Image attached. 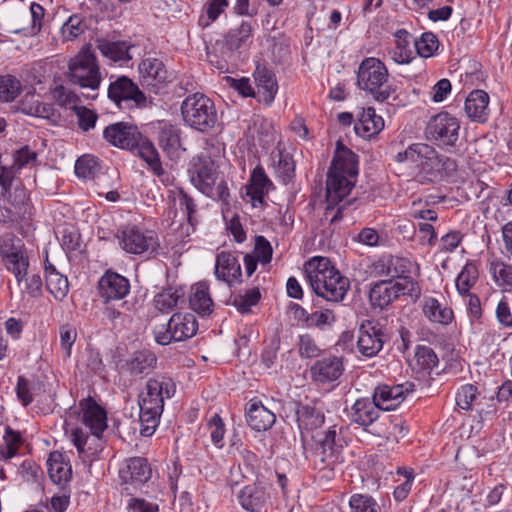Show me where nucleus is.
Listing matches in <instances>:
<instances>
[{
    "label": "nucleus",
    "instance_id": "nucleus-1",
    "mask_svg": "<svg viewBox=\"0 0 512 512\" xmlns=\"http://www.w3.org/2000/svg\"><path fill=\"white\" fill-rule=\"evenodd\" d=\"M103 136L110 144L130 151H136L158 177L164 174L159 154L153 143L144 137L136 126L118 122L107 126Z\"/></svg>",
    "mask_w": 512,
    "mask_h": 512
},
{
    "label": "nucleus",
    "instance_id": "nucleus-2",
    "mask_svg": "<svg viewBox=\"0 0 512 512\" xmlns=\"http://www.w3.org/2000/svg\"><path fill=\"white\" fill-rule=\"evenodd\" d=\"M357 165L356 154L345 147L341 140H338L327 174L326 190L329 203L342 201L350 194L358 174Z\"/></svg>",
    "mask_w": 512,
    "mask_h": 512
},
{
    "label": "nucleus",
    "instance_id": "nucleus-3",
    "mask_svg": "<svg viewBox=\"0 0 512 512\" xmlns=\"http://www.w3.org/2000/svg\"><path fill=\"white\" fill-rule=\"evenodd\" d=\"M388 83V70L378 58L362 60L357 72V85L376 101H387L394 90Z\"/></svg>",
    "mask_w": 512,
    "mask_h": 512
},
{
    "label": "nucleus",
    "instance_id": "nucleus-4",
    "mask_svg": "<svg viewBox=\"0 0 512 512\" xmlns=\"http://www.w3.org/2000/svg\"><path fill=\"white\" fill-rule=\"evenodd\" d=\"M181 113L187 125L201 132L213 128L217 121L213 101L202 93L187 96L182 102Z\"/></svg>",
    "mask_w": 512,
    "mask_h": 512
},
{
    "label": "nucleus",
    "instance_id": "nucleus-5",
    "mask_svg": "<svg viewBox=\"0 0 512 512\" xmlns=\"http://www.w3.org/2000/svg\"><path fill=\"white\" fill-rule=\"evenodd\" d=\"M419 293V286L413 279L381 280L371 286L369 302L373 308L383 310L401 295L417 296Z\"/></svg>",
    "mask_w": 512,
    "mask_h": 512
},
{
    "label": "nucleus",
    "instance_id": "nucleus-6",
    "mask_svg": "<svg viewBox=\"0 0 512 512\" xmlns=\"http://www.w3.org/2000/svg\"><path fill=\"white\" fill-rule=\"evenodd\" d=\"M398 162L409 160L421 168L422 172L417 175L418 181H433L440 173V157L435 149L425 143L410 145L405 151L396 155Z\"/></svg>",
    "mask_w": 512,
    "mask_h": 512
},
{
    "label": "nucleus",
    "instance_id": "nucleus-7",
    "mask_svg": "<svg viewBox=\"0 0 512 512\" xmlns=\"http://www.w3.org/2000/svg\"><path fill=\"white\" fill-rule=\"evenodd\" d=\"M198 329L196 317L192 313H175L167 323L154 328L155 341L160 345H168L172 341H184L193 337Z\"/></svg>",
    "mask_w": 512,
    "mask_h": 512
},
{
    "label": "nucleus",
    "instance_id": "nucleus-8",
    "mask_svg": "<svg viewBox=\"0 0 512 512\" xmlns=\"http://www.w3.org/2000/svg\"><path fill=\"white\" fill-rule=\"evenodd\" d=\"M68 78L73 84L96 91L101 83V73L96 57L89 50H82L69 62Z\"/></svg>",
    "mask_w": 512,
    "mask_h": 512
},
{
    "label": "nucleus",
    "instance_id": "nucleus-9",
    "mask_svg": "<svg viewBox=\"0 0 512 512\" xmlns=\"http://www.w3.org/2000/svg\"><path fill=\"white\" fill-rule=\"evenodd\" d=\"M459 130V120L447 112H441L430 119L425 133L427 139L439 146H455Z\"/></svg>",
    "mask_w": 512,
    "mask_h": 512
},
{
    "label": "nucleus",
    "instance_id": "nucleus-10",
    "mask_svg": "<svg viewBox=\"0 0 512 512\" xmlns=\"http://www.w3.org/2000/svg\"><path fill=\"white\" fill-rule=\"evenodd\" d=\"M175 391V383L170 377L156 375L146 382L144 390L139 395V406L163 410L165 399L173 397Z\"/></svg>",
    "mask_w": 512,
    "mask_h": 512
},
{
    "label": "nucleus",
    "instance_id": "nucleus-11",
    "mask_svg": "<svg viewBox=\"0 0 512 512\" xmlns=\"http://www.w3.org/2000/svg\"><path fill=\"white\" fill-rule=\"evenodd\" d=\"M118 238L121 248L134 255L151 254L156 252L159 247L158 239L153 231H143L136 226L124 228Z\"/></svg>",
    "mask_w": 512,
    "mask_h": 512
},
{
    "label": "nucleus",
    "instance_id": "nucleus-12",
    "mask_svg": "<svg viewBox=\"0 0 512 512\" xmlns=\"http://www.w3.org/2000/svg\"><path fill=\"white\" fill-rule=\"evenodd\" d=\"M307 279L313 291L323 297V289H327L336 276H343L326 257H314L305 268Z\"/></svg>",
    "mask_w": 512,
    "mask_h": 512
},
{
    "label": "nucleus",
    "instance_id": "nucleus-13",
    "mask_svg": "<svg viewBox=\"0 0 512 512\" xmlns=\"http://www.w3.org/2000/svg\"><path fill=\"white\" fill-rule=\"evenodd\" d=\"M0 255L6 268L12 273L19 274L21 269L29 266L24 245L14 234L7 233L0 237Z\"/></svg>",
    "mask_w": 512,
    "mask_h": 512
},
{
    "label": "nucleus",
    "instance_id": "nucleus-14",
    "mask_svg": "<svg viewBox=\"0 0 512 512\" xmlns=\"http://www.w3.org/2000/svg\"><path fill=\"white\" fill-rule=\"evenodd\" d=\"M385 334L382 326L373 321L363 322L358 330L357 348L365 357L376 356L383 348Z\"/></svg>",
    "mask_w": 512,
    "mask_h": 512
},
{
    "label": "nucleus",
    "instance_id": "nucleus-15",
    "mask_svg": "<svg viewBox=\"0 0 512 512\" xmlns=\"http://www.w3.org/2000/svg\"><path fill=\"white\" fill-rule=\"evenodd\" d=\"M192 184L203 194L212 197L217 179L214 162L209 157L198 156L189 170Z\"/></svg>",
    "mask_w": 512,
    "mask_h": 512
},
{
    "label": "nucleus",
    "instance_id": "nucleus-16",
    "mask_svg": "<svg viewBox=\"0 0 512 512\" xmlns=\"http://www.w3.org/2000/svg\"><path fill=\"white\" fill-rule=\"evenodd\" d=\"M311 438L315 441L322 460H337L346 445L342 433L337 431L336 426L329 427L323 432H316Z\"/></svg>",
    "mask_w": 512,
    "mask_h": 512
},
{
    "label": "nucleus",
    "instance_id": "nucleus-17",
    "mask_svg": "<svg viewBox=\"0 0 512 512\" xmlns=\"http://www.w3.org/2000/svg\"><path fill=\"white\" fill-rule=\"evenodd\" d=\"M129 290L128 279L118 273L107 271L99 280L98 291L104 304L123 299Z\"/></svg>",
    "mask_w": 512,
    "mask_h": 512
},
{
    "label": "nucleus",
    "instance_id": "nucleus-18",
    "mask_svg": "<svg viewBox=\"0 0 512 512\" xmlns=\"http://www.w3.org/2000/svg\"><path fill=\"white\" fill-rule=\"evenodd\" d=\"M343 371L342 359L332 355L317 360L310 368L312 380L321 384L336 381L343 374Z\"/></svg>",
    "mask_w": 512,
    "mask_h": 512
},
{
    "label": "nucleus",
    "instance_id": "nucleus-19",
    "mask_svg": "<svg viewBox=\"0 0 512 512\" xmlns=\"http://www.w3.org/2000/svg\"><path fill=\"white\" fill-rule=\"evenodd\" d=\"M80 407L83 412V423L90 429L91 434L99 439L107 428L106 412L92 398L82 400Z\"/></svg>",
    "mask_w": 512,
    "mask_h": 512
},
{
    "label": "nucleus",
    "instance_id": "nucleus-20",
    "mask_svg": "<svg viewBox=\"0 0 512 512\" xmlns=\"http://www.w3.org/2000/svg\"><path fill=\"white\" fill-rule=\"evenodd\" d=\"M252 42V26L250 22L242 21L235 28L230 29L224 36L222 42V55L225 58H232L234 52Z\"/></svg>",
    "mask_w": 512,
    "mask_h": 512
},
{
    "label": "nucleus",
    "instance_id": "nucleus-21",
    "mask_svg": "<svg viewBox=\"0 0 512 512\" xmlns=\"http://www.w3.org/2000/svg\"><path fill=\"white\" fill-rule=\"evenodd\" d=\"M489 100L490 97L484 90L476 89L471 91L464 104L466 116L472 122L486 123L490 115Z\"/></svg>",
    "mask_w": 512,
    "mask_h": 512
},
{
    "label": "nucleus",
    "instance_id": "nucleus-22",
    "mask_svg": "<svg viewBox=\"0 0 512 512\" xmlns=\"http://www.w3.org/2000/svg\"><path fill=\"white\" fill-rule=\"evenodd\" d=\"M215 276L229 286L241 282V265L238 258L231 252L222 251L217 254L215 263Z\"/></svg>",
    "mask_w": 512,
    "mask_h": 512
},
{
    "label": "nucleus",
    "instance_id": "nucleus-23",
    "mask_svg": "<svg viewBox=\"0 0 512 512\" xmlns=\"http://www.w3.org/2000/svg\"><path fill=\"white\" fill-rule=\"evenodd\" d=\"M413 384L406 383L395 386L380 385L376 387L373 397L376 403L379 404L381 410H393L404 399L405 395L411 392Z\"/></svg>",
    "mask_w": 512,
    "mask_h": 512
},
{
    "label": "nucleus",
    "instance_id": "nucleus-24",
    "mask_svg": "<svg viewBox=\"0 0 512 512\" xmlns=\"http://www.w3.org/2000/svg\"><path fill=\"white\" fill-rule=\"evenodd\" d=\"M273 186L261 166H256L250 176L249 184L246 185L244 199L249 201L253 207L263 204L265 195Z\"/></svg>",
    "mask_w": 512,
    "mask_h": 512
},
{
    "label": "nucleus",
    "instance_id": "nucleus-25",
    "mask_svg": "<svg viewBox=\"0 0 512 512\" xmlns=\"http://www.w3.org/2000/svg\"><path fill=\"white\" fill-rule=\"evenodd\" d=\"M108 96L115 103L123 100H133L138 105H141L146 101L144 93L126 76L119 77L109 85Z\"/></svg>",
    "mask_w": 512,
    "mask_h": 512
},
{
    "label": "nucleus",
    "instance_id": "nucleus-26",
    "mask_svg": "<svg viewBox=\"0 0 512 512\" xmlns=\"http://www.w3.org/2000/svg\"><path fill=\"white\" fill-rule=\"evenodd\" d=\"M276 417L260 401L252 400L246 409V422L255 431H266L275 423Z\"/></svg>",
    "mask_w": 512,
    "mask_h": 512
},
{
    "label": "nucleus",
    "instance_id": "nucleus-27",
    "mask_svg": "<svg viewBox=\"0 0 512 512\" xmlns=\"http://www.w3.org/2000/svg\"><path fill=\"white\" fill-rule=\"evenodd\" d=\"M254 80L260 101L270 105L278 91V85L274 73L265 66L258 65L254 72Z\"/></svg>",
    "mask_w": 512,
    "mask_h": 512
},
{
    "label": "nucleus",
    "instance_id": "nucleus-28",
    "mask_svg": "<svg viewBox=\"0 0 512 512\" xmlns=\"http://www.w3.org/2000/svg\"><path fill=\"white\" fill-rule=\"evenodd\" d=\"M296 421L302 438L320 428L324 423V414L308 405H299L296 409Z\"/></svg>",
    "mask_w": 512,
    "mask_h": 512
},
{
    "label": "nucleus",
    "instance_id": "nucleus-29",
    "mask_svg": "<svg viewBox=\"0 0 512 512\" xmlns=\"http://www.w3.org/2000/svg\"><path fill=\"white\" fill-rule=\"evenodd\" d=\"M44 271L47 290L56 300L64 299L69 290L68 279L50 262L48 255H46L44 260Z\"/></svg>",
    "mask_w": 512,
    "mask_h": 512
},
{
    "label": "nucleus",
    "instance_id": "nucleus-30",
    "mask_svg": "<svg viewBox=\"0 0 512 512\" xmlns=\"http://www.w3.org/2000/svg\"><path fill=\"white\" fill-rule=\"evenodd\" d=\"M156 364V355L152 351L144 349L134 352L126 360L124 366L131 376H141L151 373L156 368Z\"/></svg>",
    "mask_w": 512,
    "mask_h": 512
},
{
    "label": "nucleus",
    "instance_id": "nucleus-31",
    "mask_svg": "<svg viewBox=\"0 0 512 512\" xmlns=\"http://www.w3.org/2000/svg\"><path fill=\"white\" fill-rule=\"evenodd\" d=\"M380 409L374 398L372 400L358 399L351 408V420L361 426H368L379 417Z\"/></svg>",
    "mask_w": 512,
    "mask_h": 512
},
{
    "label": "nucleus",
    "instance_id": "nucleus-32",
    "mask_svg": "<svg viewBox=\"0 0 512 512\" xmlns=\"http://www.w3.org/2000/svg\"><path fill=\"white\" fill-rule=\"evenodd\" d=\"M142 84L156 87L167 80V70L163 62L156 58H148L139 65Z\"/></svg>",
    "mask_w": 512,
    "mask_h": 512
},
{
    "label": "nucleus",
    "instance_id": "nucleus-33",
    "mask_svg": "<svg viewBox=\"0 0 512 512\" xmlns=\"http://www.w3.org/2000/svg\"><path fill=\"white\" fill-rule=\"evenodd\" d=\"M384 127V121L381 116L376 115L373 107L363 109L359 121L355 124V132L364 137L369 138L378 134Z\"/></svg>",
    "mask_w": 512,
    "mask_h": 512
},
{
    "label": "nucleus",
    "instance_id": "nucleus-34",
    "mask_svg": "<svg viewBox=\"0 0 512 512\" xmlns=\"http://www.w3.org/2000/svg\"><path fill=\"white\" fill-rule=\"evenodd\" d=\"M119 474L121 480H150L153 477V470L147 459L134 457L126 461Z\"/></svg>",
    "mask_w": 512,
    "mask_h": 512
},
{
    "label": "nucleus",
    "instance_id": "nucleus-35",
    "mask_svg": "<svg viewBox=\"0 0 512 512\" xmlns=\"http://www.w3.org/2000/svg\"><path fill=\"white\" fill-rule=\"evenodd\" d=\"M415 38L406 30L400 29L395 32L396 46L391 52V58L399 64L409 63L413 58Z\"/></svg>",
    "mask_w": 512,
    "mask_h": 512
},
{
    "label": "nucleus",
    "instance_id": "nucleus-36",
    "mask_svg": "<svg viewBox=\"0 0 512 512\" xmlns=\"http://www.w3.org/2000/svg\"><path fill=\"white\" fill-rule=\"evenodd\" d=\"M158 144L170 158L174 157L181 145L180 130L170 123H161L158 131Z\"/></svg>",
    "mask_w": 512,
    "mask_h": 512
},
{
    "label": "nucleus",
    "instance_id": "nucleus-37",
    "mask_svg": "<svg viewBox=\"0 0 512 512\" xmlns=\"http://www.w3.org/2000/svg\"><path fill=\"white\" fill-rule=\"evenodd\" d=\"M189 304L193 311L202 316L209 315L213 311L214 304L206 283L199 282L192 287Z\"/></svg>",
    "mask_w": 512,
    "mask_h": 512
},
{
    "label": "nucleus",
    "instance_id": "nucleus-38",
    "mask_svg": "<svg viewBox=\"0 0 512 512\" xmlns=\"http://www.w3.org/2000/svg\"><path fill=\"white\" fill-rule=\"evenodd\" d=\"M409 268L410 262L407 259L394 256L383 258L376 265V269H380V273L389 276L392 280L394 278H398V280L412 279L406 276Z\"/></svg>",
    "mask_w": 512,
    "mask_h": 512
},
{
    "label": "nucleus",
    "instance_id": "nucleus-39",
    "mask_svg": "<svg viewBox=\"0 0 512 512\" xmlns=\"http://www.w3.org/2000/svg\"><path fill=\"white\" fill-rule=\"evenodd\" d=\"M238 498L244 509L256 512L265 502L266 493L257 482H252L240 491Z\"/></svg>",
    "mask_w": 512,
    "mask_h": 512
},
{
    "label": "nucleus",
    "instance_id": "nucleus-40",
    "mask_svg": "<svg viewBox=\"0 0 512 512\" xmlns=\"http://www.w3.org/2000/svg\"><path fill=\"white\" fill-rule=\"evenodd\" d=\"M50 480H71L72 467L64 455L58 451L51 452L47 460Z\"/></svg>",
    "mask_w": 512,
    "mask_h": 512
},
{
    "label": "nucleus",
    "instance_id": "nucleus-41",
    "mask_svg": "<svg viewBox=\"0 0 512 512\" xmlns=\"http://www.w3.org/2000/svg\"><path fill=\"white\" fill-rule=\"evenodd\" d=\"M19 110L27 115L43 119H51L54 116L53 106L35 99V95L32 93L26 94L20 101Z\"/></svg>",
    "mask_w": 512,
    "mask_h": 512
},
{
    "label": "nucleus",
    "instance_id": "nucleus-42",
    "mask_svg": "<svg viewBox=\"0 0 512 512\" xmlns=\"http://www.w3.org/2000/svg\"><path fill=\"white\" fill-rule=\"evenodd\" d=\"M424 315L434 323L449 324L453 319V312L450 308L443 307L435 298H426L423 303Z\"/></svg>",
    "mask_w": 512,
    "mask_h": 512
},
{
    "label": "nucleus",
    "instance_id": "nucleus-43",
    "mask_svg": "<svg viewBox=\"0 0 512 512\" xmlns=\"http://www.w3.org/2000/svg\"><path fill=\"white\" fill-rule=\"evenodd\" d=\"M28 267L21 269L20 273H13L17 279L22 294L36 298L42 294V279L38 274L28 275Z\"/></svg>",
    "mask_w": 512,
    "mask_h": 512
},
{
    "label": "nucleus",
    "instance_id": "nucleus-44",
    "mask_svg": "<svg viewBox=\"0 0 512 512\" xmlns=\"http://www.w3.org/2000/svg\"><path fill=\"white\" fill-rule=\"evenodd\" d=\"M98 49L105 57L114 62L128 61L131 59L129 54L130 47L124 41H99Z\"/></svg>",
    "mask_w": 512,
    "mask_h": 512
},
{
    "label": "nucleus",
    "instance_id": "nucleus-45",
    "mask_svg": "<svg viewBox=\"0 0 512 512\" xmlns=\"http://www.w3.org/2000/svg\"><path fill=\"white\" fill-rule=\"evenodd\" d=\"M140 407L139 423H140V434L142 436H151L158 424L160 416L163 412L161 409H149L145 406Z\"/></svg>",
    "mask_w": 512,
    "mask_h": 512
},
{
    "label": "nucleus",
    "instance_id": "nucleus-46",
    "mask_svg": "<svg viewBox=\"0 0 512 512\" xmlns=\"http://www.w3.org/2000/svg\"><path fill=\"white\" fill-rule=\"evenodd\" d=\"M478 268L472 262L466 263L456 278V288L461 295L469 293L478 280Z\"/></svg>",
    "mask_w": 512,
    "mask_h": 512
},
{
    "label": "nucleus",
    "instance_id": "nucleus-47",
    "mask_svg": "<svg viewBox=\"0 0 512 512\" xmlns=\"http://www.w3.org/2000/svg\"><path fill=\"white\" fill-rule=\"evenodd\" d=\"M273 160L276 162V173L282 179L284 184L289 183L294 177L295 164L289 153L278 150L273 153Z\"/></svg>",
    "mask_w": 512,
    "mask_h": 512
},
{
    "label": "nucleus",
    "instance_id": "nucleus-48",
    "mask_svg": "<svg viewBox=\"0 0 512 512\" xmlns=\"http://www.w3.org/2000/svg\"><path fill=\"white\" fill-rule=\"evenodd\" d=\"M350 288V281L345 276H336L328 285L327 289H323V299L330 302H340L346 296Z\"/></svg>",
    "mask_w": 512,
    "mask_h": 512
},
{
    "label": "nucleus",
    "instance_id": "nucleus-49",
    "mask_svg": "<svg viewBox=\"0 0 512 512\" xmlns=\"http://www.w3.org/2000/svg\"><path fill=\"white\" fill-rule=\"evenodd\" d=\"M3 442V445L0 446V457L6 460L11 459L17 454L22 444V436L20 432L14 431L11 427L6 426Z\"/></svg>",
    "mask_w": 512,
    "mask_h": 512
},
{
    "label": "nucleus",
    "instance_id": "nucleus-50",
    "mask_svg": "<svg viewBox=\"0 0 512 512\" xmlns=\"http://www.w3.org/2000/svg\"><path fill=\"white\" fill-rule=\"evenodd\" d=\"M22 91V84L13 75L0 76V101L12 102Z\"/></svg>",
    "mask_w": 512,
    "mask_h": 512
},
{
    "label": "nucleus",
    "instance_id": "nucleus-51",
    "mask_svg": "<svg viewBox=\"0 0 512 512\" xmlns=\"http://www.w3.org/2000/svg\"><path fill=\"white\" fill-rule=\"evenodd\" d=\"M227 7L228 0H207L204 5L205 14L201 15L198 19L199 26L202 28L208 27L218 19Z\"/></svg>",
    "mask_w": 512,
    "mask_h": 512
},
{
    "label": "nucleus",
    "instance_id": "nucleus-52",
    "mask_svg": "<svg viewBox=\"0 0 512 512\" xmlns=\"http://www.w3.org/2000/svg\"><path fill=\"white\" fill-rule=\"evenodd\" d=\"M87 24L80 15H72L61 28L62 37L65 41H72L83 34Z\"/></svg>",
    "mask_w": 512,
    "mask_h": 512
},
{
    "label": "nucleus",
    "instance_id": "nucleus-53",
    "mask_svg": "<svg viewBox=\"0 0 512 512\" xmlns=\"http://www.w3.org/2000/svg\"><path fill=\"white\" fill-rule=\"evenodd\" d=\"M489 271L494 281L499 285H506L512 287V266L507 265L502 261H492L489 266Z\"/></svg>",
    "mask_w": 512,
    "mask_h": 512
},
{
    "label": "nucleus",
    "instance_id": "nucleus-54",
    "mask_svg": "<svg viewBox=\"0 0 512 512\" xmlns=\"http://www.w3.org/2000/svg\"><path fill=\"white\" fill-rule=\"evenodd\" d=\"M439 41L437 37L431 33H423L420 39L414 41V48L421 57L427 58L433 55L438 49Z\"/></svg>",
    "mask_w": 512,
    "mask_h": 512
},
{
    "label": "nucleus",
    "instance_id": "nucleus-55",
    "mask_svg": "<svg viewBox=\"0 0 512 512\" xmlns=\"http://www.w3.org/2000/svg\"><path fill=\"white\" fill-rule=\"evenodd\" d=\"M415 360L423 371H431L438 364V357L431 347L420 345L415 352Z\"/></svg>",
    "mask_w": 512,
    "mask_h": 512
},
{
    "label": "nucleus",
    "instance_id": "nucleus-56",
    "mask_svg": "<svg viewBox=\"0 0 512 512\" xmlns=\"http://www.w3.org/2000/svg\"><path fill=\"white\" fill-rule=\"evenodd\" d=\"M260 296L259 289L252 288L246 291L243 295H236L232 303L240 313L245 314L250 312L251 307L257 304Z\"/></svg>",
    "mask_w": 512,
    "mask_h": 512
},
{
    "label": "nucleus",
    "instance_id": "nucleus-57",
    "mask_svg": "<svg viewBox=\"0 0 512 512\" xmlns=\"http://www.w3.org/2000/svg\"><path fill=\"white\" fill-rule=\"evenodd\" d=\"M99 171V164L95 157L84 155L75 163V174L81 178H92Z\"/></svg>",
    "mask_w": 512,
    "mask_h": 512
},
{
    "label": "nucleus",
    "instance_id": "nucleus-58",
    "mask_svg": "<svg viewBox=\"0 0 512 512\" xmlns=\"http://www.w3.org/2000/svg\"><path fill=\"white\" fill-rule=\"evenodd\" d=\"M173 204L176 209H180L182 216L192 224V215L195 212V204L193 199L183 190L177 192L173 197Z\"/></svg>",
    "mask_w": 512,
    "mask_h": 512
},
{
    "label": "nucleus",
    "instance_id": "nucleus-59",
    "mask_svg": "<svg viewBox=\"0 0 512 512\" xmlns=\"http://www.w3.org/2000/svg\"><path fill=\"white\" fill-rule=\"evenodd\" d=\"M479 395L478 389L472 384L462 386L456 395V404L463 410H470Z\"/></svg>",
    "mask_w": 512,
    "mask_h": 512
},
{
    "label": "nucleus",
    "instance_id": "nucleus-60",
    "mask_svg": "<svg viewBox=\"0 0 512 512\" xmlns=\"http://www.w3.org/2000/svg\"><path fill=\"white\" fill-rule=\"evenodd\" d=\"M179 295L171 289L164 290L155 296V307L161 312H169L178 303Z\"/></svg>",
    "mask_w": 512,
    "mask_h": 512
},
{
    "label": "nucleus",
    "instance_id": "nucleus-61",
    "mask_svg": "<svg viewBox=\"0 0 512 512\" xmlns=\"http://www.w3.org/2000/svg\"><path fill=\"white\" fill-rule=\"evenodd\" d=\"M90 436L85 433L81 428H75L71 433V441L77 448L80 457L84 460L85 457H90L95 454V451H91V448H86Z\"/></svg>",
    "mask_w": 512,
    "mask_h": 512
},
{
    "label": "nucleus",
    "instance_id": "nucleus-62",
    "mask_svg": "<svg viewBox=\"0 0 512 512\" xmlns=\"http://www.w3.org/2000/svg\"><path fill=\"white\" fill-rule=\"evenodd\" d=\"M298 352L302 358H315L320 355L321 349L310 335L304 334L299 336Z\"/></svg>",
    "mask_w": 512,
    "mask_h": 512
},
{
    "label": "nucleus",
    "instance_id": "nucleus-63",
    "mask_svg": "<svg viewBox=\"0 0 512 512\" xmlns=\"http://www.w3.org/2000/svg\"><path fill=\"white\" fill-rule=\"evenodd\" d=\"M353 512H380L378 504L367 495H354L350 499Z\"/></svg>",
    "mask_w": 512,
    "mask_h": 512
},
{
    "label": "nucleus",
    "instance_id": "nucleus-64",
    "mask_svg": "<svg viewBox=\"0 0 512 512\" xmlns=\"http://www.w3.org/2000/svg\"><path fill=\"white\" fill-rule=\"evenodd\" d=\"M208 430L210 431V437L213 444L221 448L223 446L222 441L225 434V425L218 414H214L207 422Z\"/></svg>",
    "mask_w": 512,
    "mask_h": 512
}]
</instances>
